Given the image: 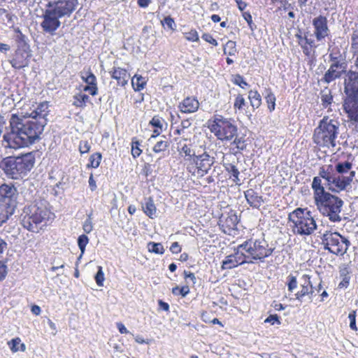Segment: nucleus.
Wrapping results in <instances>:
<instances>
[{"mask_svg": "<svg viewBox=\"0 0 358 358\" xmlns=\"http://www.w3.org/2000/svg\"><path fill=\"white\" fill-rule=\"evenodd\" d=\"M352 163L345 161L344 162H338L335 166L336 172L342 175H345L347 176H351L352 178H354L355 176V171L352 170Z\"/></svg>", "mask_w": 358, "mask_h": 358, "instance_id": "5701e85b", "label": "nucleus"}, {"mask_svg": "<svg viewBox=\"0 0 358 358\" xmlns=\"http://www.w3.org/2000/svg\"><path fill=\"white\" fill-rule=\"evenodd\" d=\"M248 98L253 108H258L262 103V98L259 93L256 90L249 92Z\"/></svg>", "mask_w": 358, "mask_h": 358, "instance_id": "7c9ffc66", "label": "nucleus"}, {"mask_svg": "<svg viewBox=\"0 0 358 358\" xmlns=\"http://www.w3.org/2000/svg\"><path fill=\"white\" fill-rule=\"evenodd\" d=\"M342 75V71L336 70L335 69L329 67L327 71L324 73L322 80L324 83L329 84L331 82L335 80L336 79L341 78Z\"/></svg>", "mask_w": 358, "mask_h": 358, "instance_id": "bb28decb", "label": "nucleus"}, {"mask_svg": "<svg viewBox=\"0 0 358 358\" xmlns=\"http://www.w3.org/2000/svg\"><path fill=\"white\" fill-rule=\"evenodd\" d=\"M83 229L84 231L87 234H90L92 231L93 226H92L90 215H89L88 217L85 220L83 225Z\"/></svg>", "mask_w": 358, "mask_h": 358, "instance_id": "052dcab7", "label": "nucleus"}, {"mask_svg": "<svg viewBox=\"0 0 358 358\" xmlns=\"http://www.w3.org/2000/svg\"><path fill=\"white\" fill-rule=\"evenodd\" d=\"M245 250L243 248H239V245L235 249V252L233 254L234 258L236 259V262H237V265H241L245 263L252 264L253 261L250 258V256L244 254Z\"/></svg>", "mask_w": 358, "mask_h": 358, "instance_id": "a878e982", "label": "nucleus"}, {"mask_svg": "<svg viewBox=\"0 0 358 358\" xmlns=\"http://www.w3.org/2000/svg\"><path fill=\"white\" fill-rule=\"evenodd\" d=\"M312 188L314 191V199L316 202L319 199L325 196L329 192H326L322 185V180L320 177H314L312 182Z\"/></svg>", "mask_w": 358, "mask_h": 358, "instance_id": "aec40b11", "label": "nucleus"}, {"mask_svg": "<svg viewBox=\"0 0 358 358\" xmlns=\"http://www.w3.org/2000/svg\"><path fill=\"white\" fill-rule=\"evenodd\" d=\"M45 124L46 120L13 114L10 120L11 131L3 136V145L13 149L28 147L40 139Z\"/></svg>", "mask_w": 358, "mask_h": 358, "instance_id": "f257e3e1", "label": "nucleus"}, {"mask_svg": "<svg viewBox=\"0 0 358 358\" xmlns=\"http://www.w3.org/2000/svg\"><path fill=\"white\" fill-rule=\"evenodd\" d=\"M309 31H306L304 33V41L305 43L303 44L301 42H299L301 45L303 52L305 55L309 57L311 55L312 49L315 48L317 46L315 45V41L314 39L311 38H308V36H310Z\"/></svg>", "mask_w": 358, "mask_h": 358, "instance_id": "b1692460", "label": "nucleus"}, {"mask_svg": "<svg viewBox=\"0 0 358 358\" xmlns=\"http://www.w3.org/2000/svg\"><path fill=\"white\" fill-rule=\"evenodd\" d=\"M288 219L294 224V231L297 234L310 235L317 229L315 220L310 210L298 208L289 214Z\"/></svg>", "mask_w": 358, "mask_h": 358, "instance_id": "6e6552de", "label": "nucleus"}, {"mask_svg": "<svg viewBox=\"0 0 358 358\" xmlns=\"http://www.w3.org/2000/svg\"><path fill=\"white\" fill-rule=\"evenodd\" d=\"M244 194L247 202L253 208H258L263 203L262 197L259 196L252 189H248L244 192Z\"/></svg>", "mask_w": 358, "mask_h": 358, "instance_id": "412c9836", "label": "nucleus"}, {"mask_svg": "<svg viewBox=\"0 0 358 358\" xmlns=\"http://www.w3.org/2000/svg\"><path fill=\"white\" fill-rule=\"evenodd\" d=\"M352 33L351 34V42L358 41V24H355L352 28Z\"/></svg>", "mask_w": 358, "mask_h": 358, "instance_id": "774afa93", "label": "nucleus"}, {"mask_svg": "<svg viewBox=\"0 0 358 358\" xmlns=\"http://www.w3.org/2000/svg\"><path fill=\"white\" fill-rule=\"evenodd\" d=\"M208 128L222 141H232L238 132L234 121L220 115H215L212 120H208Z\"/></svg>", "mask_w": 358, "mask_h": 358, "instance_id": "0eeeda50", "label": "nucleus"}, {"mask_svg": "<svg viewBox=\"0 0 358 358\" xmlns=\"http://www.w3.org/2000/svg\"><path fill=\"white\" fill-rule=\"evenodd\" d=\"M49 213L48 209L42 206L32 205L25 207L22 215L21 224L28 231L38 233L42 227L45 225Z\"/></svg>", "mask_w": 358, "mask_h": 358, "instance_id": "39448f33", "label": "nucleus"}, {"mask_svg": "<svg viewBox=\"0 0 358 358\" xmlns=\"http://www.w3.org/2000/svg\"><path fill=\"white\" fill-rule=\"evenodd\" d=\"M244 20L247 22L250 29L253 31L256 29V26L252 22V15L249 12H243L242 14Z\"/></svg>", "mask_w": 358, "mask_h": 358, "instance_id": "6e6d98bb", "label": "nucleus"}, {"mask_svg": "<svg viewBox=\"0 0 358 358\" xmlns=\"http://www.w3.org/2000/svg\"><path fill=\"white\" fill-rule=\"evenodd\" d=\"M352 180L353 178L350 176H347L334 172L331 182L326 184V187L332 192L339 193L350 187Z\"/></svg>", "mask_w": 358, "mask_h": 358, "instance_id": "ddd939ff", "label": "nucleus"}, {"mask_svg": "<svg viewBox=\"0 0 358 358\" xmlns=\"http://www.w3.org/2000/svg\"><path fill=\"white\" fill-rule=\"evenodd\" d=\"M8 344L12 352H17L19 350L18 345L20 344V339L19 338H13Z\"/></svg>", "mask_w": 358, "mask_h": 358, "instance_id": "bf43d9fd", "label": "nucleus"}, {"mask_svg": "<svg viewBox=\"0 0 358 358\" xmlns=\"http://www.w3.org/2000/svg\"><path fill=\"white\" fill-rule=\"evenodd\" d=\"M168 146V143L164 141H158L153 147V151L155 152H160L166 150Z\"/></svg>", "mask_w": 358, "mask_h": 358, "instance_id": "4d7b16f0", "label": "nucleus"}, {"mask_svg": "<svg viewBox=\"0 0 358 358\" xmlns=\"http://www.w3.org/2000/svg\"><path fill=\"white\" fill-rule=\"evenodd\" d=\"M185 37L189 41H196L199 40V36L196 31L192 30L189 32L185 33Z\"/></svg>", "mask_w": 358, "mask_h": 358, "instance_id": "e2e57ef3", "label": "nucleus"}, {"mask_svg": "<svg viewBox=\"0 0 358 358\" xmlns=\"http://www.w3.org/2000/svg\"><path fill=\"white\" fill-rule=\"evenodd\" d=\"M356 310L351 311L348 315V319L350 320V328L353 331L357 330L356 325Z\"/></svg>", "mask_w": 358, "mask_h": 358, "instance_id": "8fccbe9b", "label": "nucleus"}, {"mask_svg": "<svg viewBox=\"0 0 358 358\" xmlns=\"http://www.w3.org/2000/svg\"><path fill=\"white\" fill-rule=\"evenodd\" d=\"M88 243H89V238L86 235L83 234L78 237V245L81 252L80 255L78 259H80L82 255L84 254L85 250V247Z\"/></svg>", "mask_w": 358, "mask_h": 358, "instance_id": "58836bf2", "label": "nucleus"}, {"mask_svg": "<svg viewBox=\"0 0 358 358\" xmlns=\"http://www.w3.org/2000/svg\"><path fill=\"white\" fill-rule=\"evenodd\" d=\"M182 131L180 130V145H182L181 150L185 154L184 159L187 162V164H190L192 162H194L197 159L196 155L195 148L190 143V138H185L184 136H181Z\"/></svg>", "mask_w": 358, "mask_h": 358, "instance_id": "2eb2a0df", "label": "nucleus"}, {"mask_svg": "<svg viewBox=\"0 0 358 358\" xmlns=\"http://www.w3.org/2000/svg\"><path fill=\"white\" fill-rule=\"evenodd\" d=\"M264 322L271 323L273 325L275 324V323L278 324H280V322L277 315H271L264 320Z\"/></svg>", "mask_w": 358, "mask_h": 358, "instance_id": "338daca9", "label": "nucleus"}, {"mask_svg": "<svg viewBox=\"0 0 358 358\" xmlns=\"http://www.w3.org/2000/svg\"><path fill=\"white\" fill-rule=\"evenodd\" d=\"M75 101L73 104L77 107L83 108L85 106L86 102L88 101L90 97L85 94H78L74 96Z\"/></svg>", "mask_w": 358, "mask_h": 358, "instance_id": "e433bc0d", "label": "nucleus"}, {"mask_svg": "<svg viewBox=\"0 0 358 358\" xmlns=\"http://www.w3.org/2000/svg\"><path fill=\"white\" fill-rule=\"evenodd\" d=\"M183 274L187 285H194L196 283V277L193 273L184 271Z\"/></svg>", "mask_w": 358, "mask_h": 358, "instance_id": "603ef678", "label": "nucleus"}, {"mask_svg": "<svg viewBox=\"0 0 358 358\" xmlns=\"http://www.w3.org/2000/svg\"><path fill=\"white\" fill-rule=\"evenodd\" d=\"M340 278L341 279L338 284L339 288H346L349 285L350 277L348 275V271L346 268L340 271Z\"/></svg>", "mask_w": 358, "mask_h": 358, "instance_id": "f704fd0d", "label": "nucleus"}, {"mask_svg": "<svg viewBox=\"0 0 358 358\" xmlns=\"http://www.w3.org/2000/svg\"><path fill=\"white\" fill-rule=\"evenodd\" d=\"M147 248L149 252L155 254L162 255L164 252V248L160 243L150 242L148 243Z\"/></svg>", "mask_w": 358, "mask_h": 358, "instance_id": "72a5a7b5", "label": "nucleus"}, {"mask_svg": "<svg viewBox=\"0 0 358 358\" xmlns=\"http://www.w3.org/2000/svg\"><path fill=\"white\" fill-rule=\"evenodd\" d=\"M332 64L330 65V67L335 69L336 70L342 71V73L345 72L346 73V67L347 64L345 62L344 59H338L336 60H331Z\"/></svg>", "mask_w": 358, "mask_h": 358, "instance_id": "4c0bfd02", "label": "nucleus"}, {"mask_svg": "<svg viewBox=\"0 0 358 358\" xmlns=\"http://www.w3.org/2000/svg\"><path fill=\"white\" fill-rule=\"evenodd\" d=\"M101 155L99 152H95L90 156V164H89L88 166H90L92 168H97L101 163Z\"/></svg>", "mask_w": 358, "mask_h": 358, "instance_id": "37998d69", "label": "nucleus"}, {"mask_svg": "<svg viewBox=\"0 0 358 358\" xmlns=\"http://www.w3.org/2000/svg\"><path fill=\"white\" fill-rule=\"evenodd\" d=\"M199 101L194 97H187L183 100L180 104V112L182 113H194L199 108Z\"/></svg>", "mask_w": 358, "mask_h": 358, "instance_id": "4be33fe9", "label": "nucleus"}, {"mask_svg": "<svg viewBox=\"0 0 358 358\" xmlns=\"http://www.w3.org/2000/svg\"><path fill=\"white\" fill-rule=\"evenodd\" d=\"M245 105V99L242 95H238L235 99L234 107L236 109L241 110L243 107Z\"/></svg>", "mask_w": 358, "mask_h": 358, "instance_id": "5fc2aeb1", "label": "nucleus"}, {"mask_svg": "<svg viewBox=\"0 0 358 358\" xmlns=\"http://www.w3.org/2000/svg\"><path fill=\"white\" fill-rule=\"evenodd\" d=\"M48 103L47 102L41 103L37 108L29 115V117L36 118L37 120H45V116L48 115Z\"/></svg>", "mask_w": 358, "mask_h": 358, "instance_id": "393cba45", "label": "nucleus"}, {"mask_svg": "<svg viewBox=\"0 0 358 358\" xmlns=\"http://www.w3.org/2000/svg\"><path fill=\"white\" fill-rule=\"evenodd\" d=\"M287 287L288 290L291 292L294 291L297 287V280L296 278L293 275H289L287 278Z\"/></svg>", "mask_w": 358, "mask_h": 358, "instance_id": "a18cd8bd", "label": "nucleus"}, {"mask_svg": "<svg viewBox=\"0 0 358 358\" xmlns=\"http://www.w3.org/2000/svg\"><path fill=\"white\" fill-rule=\"evenodd\" d=\"M239 150H243L246 148L245 140L243 138H238L237 135L234 138L233 143Z\"/></svg>", "mask_w": 358, "mask_h": 358, "instance_id": "de8ad7c7", "label": "nucleus"}, {"mask_svg": "<svg viewBox=\"0 0 358 358\" xmlns=\"http://www.w3.org/2000/svg\"><path fill=\"white\" fill-rule=\"evenodd\" d=\"M227 171L230 173L231 177L234 175L239 174V171L236 166L232 164H228L225 166Z\"/></svg>", "mask_w": 358, "mask_h": 358, "instance_id": "0e129e2a", "label": "nucleus"}, {"mask_svg": "<svg viewBox=\"0 0 358 358\" xmlns=\"http://www.w3.org/2000/svg\"><path fill=\"white\" fill-rule=\"evenodd\" d=\"M164 122V120L161 117H159L158 115H155L150 120V124L155 128H162V129Z\"/></svg>", "mask_w": 358, "mask_h": 358, "instance_id": "3c124183", "label": "nucleus"}, {"mask_svg": "<svg viewBox=\"0 0 358 358\" xmlns=\"http://www.w3.org/2000/svg\"><path fill=\"white\" fill-rule=\"evenodd\" d=\"M239 248H243L248 254L250 258L253 260H261L270 256L273 250L268 248V243L264 239L252 240L250 239L239 245Z\"/></svg>", "mask_w": 358, "mask_h": 358, "instance_id": "9b49d317", "label": "nucleus"}, {"mask_svg": "<svg viewBox=\"0 0 358 358\" xmlns=\"http://www.w3.org/2000/svg\"><path fill=\"white\" fill-rule=\"evenodd\" d=\"M236 259L234 258L233 254L228 255L226 257L225 259L222 261L221 268L222 270H227V269H232L236 266L237 262H236Z\"/></svg>", "mask_w": 358, "mask_h": 358, "instance_id": "473e14b6", "label": "nucleus"}, {"mask_svg": "<svg viewBox=\"0 0 358 358\" xmlns=\"http://www.w3.org/2000/svg\"><path fill=\"white\" fill-rule=\"evenodd\" d=\"M343 108L349 118L358 122V96L346 97Z\"/></svg>", "mask_w": 358, "mask_h": 358, "instance_id": "f3484780", "label": "nucleus"}, {"mask_svg": "<svg viewBox=\"0 0 358 358\" xmlns=\"http://www.w3.org/2000/svg\"><path fill=\"white\" fill-rule=\"evenodd\" d=\"M95 280L99 286H103V282L104 280V273L101 266H98V271L95 275Z\"/></svg>", "mask_w": 358, "mask_h": 358, "instance_id": "864d4df0", "label": "nucleus"}, {"mask_svg": "<svg viewBox=\"0 0 358 358\" xmlns=\"http://www.w3.org/2000/svg\"><path fill=\"white\" fill-rule=\"evenodd\" d=\"M162 25L166 30L174 31L176 29V23L170 16H166L161 20Z\"/></svg>", "mask_w": 358, "mask_h": 358, "instance_id": "c9c22d12", "label": "nucleus"}, {"mask_svg": "<svg viewBox=\"0 0 358 358\" xmlns=\"http://www.w3.org/2000/svg\"><path fill=\"white\" fill-rule=\"evenodd\" d=\"M112 78L117 80V85L122 87L125 86L130 78V75L127 71L122 68L114 67L113 71H110Z\"/></svg>", "mask_w": 358, "mask_h": 358, "instance_id": "a211bd4d", "label": "nucleus"}, {"mask_svg": "<svg viewBox=\"0 0 358 358\" xmlns=\"http://www.w3.org/2000/svg\"><path fill=\"white\" fill-rule=\"evenodd\" d=\"M324 248L336 255L343 256L350 245L348 238L338 232L326 231L322 236Z\"/></svg>", "mask_w": 358, "mask_h": 358, "instance_id": "9d476101", "label": "nucleus"}, {"mask_svg": "<svg viewBox=\"0 0 358 358\" xmlns=\"http://www.w3.org/2000/svg\"><path fill=\"white\" fill-rule=\"evenodd\" d=\"M344 85L346 97L358 96V72L350 69L347 71Z\"/></svg>", "mask_w": 358, "mask_h": 358, "instance_id": "4468645a", "label": "nucleus"}, {"mask_svg": "<svg viewBox=\"0 0 358 358\" xmlns=\"http://www.w3.org/2000/svg\"><path fill=\"white\" fill-rule=\"evenodd\" d=\"M90 145L87 141H81L79 144V151L81 154L87 153L90 150Z\"/></svg>", "mask_w": 358, "mask_h": 358, "instance_id": "680f3d73", "label": "nucleus"}, {"mask_svg": "<svg viewBox=\"0 0 358 358\" xmlns=\"http://www.w3.org/2000/svg\"><path fill=\"white\" fill-rule=\"evenodd\" d=\"M144 213L150 218H153V216L156 214V207L155 206L153 200L150 197L145 199V203L142 206Z\"/></svg>", "mask_w": 358, "mask_h": 358, "instance_id": "cd10ccee", "label": "nucleus"}, {"mask_svg": "<svg viewBox=\"0 0 358 358\" xmlns=\"http://www.w3.org/2000/svg\"><path fill=\"white\" fill-rule=\"evenodd\" d=\"M18 192L13 184L0 185V227L14 213Z\"/></svg>", "mask_w": 358, "mask_h": 358, "instance_id": "423d86ee", "label": "nucleus"}, {"mask_svg": "<svg viewBox=\"0 0 358 358\" xmlns=\"http://www.w3.org/2000/svg\"><path fill=\"white\" fill-rule=\"evenodd\" d=\"M266 103L268 104V108L269 110L271 112L274 110L275 106V96L271 91H268V93L265 97Z\"/></svg>", "mask_w": 358, "mask_h": 358, "instance_id": "79ce46f5", "label": "nucleus"}, {"mask_svg": "<svg viewBox=\"0 0 358 358\" xmlns=\"http://www.w3.org/2000/svg\"><path fill=\"white\" fill-rule=\"evenodd\" d=\"M340 123L335 119L324 116L314 129L313 142L321 148H334Z\"/></svg>", "mask_w": 358, "mask_h": 358, "instance_id": "20e7f679", "label": "nucleus"}, {"mask_svg": "<svg viewBox=\"0 0 358 358\" xmlns=\"http://www.w3.org/2000/svg\"><path fill=\"white\" fill-rule=\"evenodd\" d=\"M82 79L88 84L87 86L96 85V76L92 72H85L82 73Z\"/></svg>", "mask_w": 358, "mask_h": 358, "instance_id": "ea45409f", "label": "nucleus"}, {"mask_svg": "<svg viewBox=\"0 0 358 358\" xmlns=\"http://www.w3.org/2000/svg\"><path fill=\"white\" fill-rule=\"evenodd\" d=\"M34 155L28 152L17 157H7L0 162V168L12 179L23 178L33 168Z\"/></svg>", "mask_w": 358, "mask_h": 358, "instance_id": "7ed1b4c3", "label": "nucleus"}, {"mask_svg": "<svg viewBox=\"0 0 358 358\" xmlns=\"http://www.w3.org/2000/svg\"><path fill=\"white\" fill-rule=\"evenodd\" d=\"M140 143L138 141L132 142L131 145V155L136 158L138 157L142 152V150L139 148Z\"/></svg>", "mask_w": 358, "mask_h": 358, "instance_id": "13d9d810", "label": "nucleus"}, {"mask_svg": "<svg viewBox=\"0 0 358 358\" xmlns=\"http://www.w3.org/2000/svg\"><path fill=\"white\" fill-rule=\"evenodd\" d=\"M238 222V217L234 213H229L226 215H222L219 220V224L222 227H226L228 230L234 229L237 225Z\"/></svg>", "mask_w": 358, "mask_h": 358, "instance_id": "6ab92c4d", "label": "nucleus"}, {"mask_svg": "<svg viewBox=\"0 0 358 358\" xmlns=\"http://www.w3.org/2000/svg\"><path fill=\"white\" fill-rule=\"evenodd\" d=\"M10 64L14 69H20L27 66L29 62L27 59L24 58L22 56L19 57L18 55L16 54L15 57L10 60Z\"/></svg>", "mask_w": 358, "mask_h": 358, "instance_id": "c756f323", "label": "nucleus"}, {"mask_svg": "<svg viewBox=\"0 0 358 358\" xmlns=\"http://www.w3.org/2000/svg\"><path fill=\"white\" fill-rule=\"evenodd\" d=\"M212 164V160L210 159L209 156L207 155L197 156V159L192 162L190 164L187 165V169H189V172H192V169H194V166L198 169L199 172H201V175L204 173H207L209 169H210Z\"/></svg>", "mask_w": 358, "mask_h": 358, "instance_id": "dca6fc26", "label": "nucleus"}, {"mask_svg": "<svg viewBox=\"0 0 358 358\" xmlns=\"http://www.w3.org/2000/svg\"><path fill=\"white\" fill-rule=\"evenodd\" d=\"M322 104L324 108H327L333 101V96L330 92L324 93L321 96Z\"/></svg>", "mask_w": 358, "mask_h": 358, "instance_id": "49530a36", "label": "nucleus"}, {"mask_svg": "<svg viewBox=\"0 0 358 358\" xmlns=\"http://www.w3.org/2000/svg\"><path fill=\"white\" fill-rule=\"evenodd\" d=\"M78 0H50L43 9L41 27L45 34L54 36L61 26L60 19L70 17L76 10Z\"/></svg>", "mask_w": 358, "mask_h": 358, "instance_id": "f03ea898", "label": "nucleus"}, {"mask_svg": "<svg viewBox=\"0 0 358 358\" xmlns=\"http://www.w3.org/2000/svg\"><path fill=\"white\" fill-rule=\"evenodd\" d=\"M312 25L313 27L312 35L316 38L317 41L322 42L329 35L328 20L325 16L320 15L314 17L312 20Z\"/></svg>", "mask_w": 358, "mask_h": 358, "instance_id": "f8f14e48", "label": "nucleus"}, {"mask_svg": "<svg viewBox=\"0 0 358 358\" xmlns=\"http://www.w3.org/2000/svg\"><path fill=\"white\" fill-rule=\"evenodd\" d=\"M234 83L240 86L242 88H244L248 85V83L244 80L243 78L241 75H236Z\"/></svg>", "mask_w": 358, "mask_h": 358, "instance_id": "69168bd1", "label": "nucleus"}, {"mask_svg": "<svg viewBox=\"0 0 358 358\" xmlns=\"http://www.w3.org/2000/svg\"><path fill=\"white\" fill-rule=\"evenodd\" d=\"M329 58H330V60H336L338 59H344L341 51H340V49L337 47L333 48L330 50Z\"/></svg>", "mask_w": 358, "mask_h": 358, "instance_id": "09e8293b", "label": "nucleus"}, {"mask_svg": "<svg viewBox=\"0 0 358 358\" xmlns=\"http://www.w3.org/2000/svg\"><path fill=\"white\" fill-rule=\"evenodd\" d=\"M313 293V286L301 285V290L295 294L296 299L301 301L305 296H308L311 301Z\"/></svg>", "mask_w": 358, "mask_h": 358, "instance_id": "c85d7f7f", "label": "nucleus"}, {"mask_svg": "<svg viewBox=\"0 0 358 358\" xmlns=\"http://www.w3.org/2000/svg\"><path fill=\"white\" fill-rule=\"evenodd\" d=\"M236 45L234 41H229L225 45L224 53L230 56L235 55L236 53Z\"/></svg>", "mask_w": 358, "mask_h": 358, "instance_id": "a19ab883", "label": "nucleus"}, {"mask_svg": "<svg viewBox=\"0 0 358 358\" xmlns=\"http://www.w3.org/2000/svg\"><path fill=\"white\" fill-rule=\"evenodd\" d=\"M329 168H331V166H329L327 170H325L324 168H321L319 172L320 178H322L326 180L325 185L330 183L332 178L333 173L329 171Z\"/></svg>", "mask_w": 358, "mask_h": 358, "instance_id": "c03bdc74", "label": "nucleus"}, {"mask_svg": "<svg viewBox=\"0 0 358 358\" xmlns=\"http://www.w3.org/2000/svg\"><path fill=\"white\" fill-rule=\"evenodd\" d=\"M315 203L319 211L327 217L330 221L334 222L341 221V213L344 203L341 198L329 193L317 201Z\"/></svg>", "mask_w": 358, "mask_h": 358, "instance_id": "1a4fd4ad", "label": "nucleus"}, {"mask_svg": "<svg viewBox=\"0 0 358 358\" xmlns=\"http://www.w3.org/2000/svg\"><path fill=\"white\" fill-rule=\"evenodd\" d=\"M131 84L135 91H141L146 84L145 78L135 75L131 79Z\"/></svg>", "mask_w": 358, "mask_h": 358, "instance_id": "2f4dec72", "label": "nucleus"}]
</instances>
